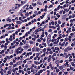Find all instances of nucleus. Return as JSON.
<instances>
[{"instance_id":"obj_1","label":"nucleus","mask_w":75,"mask_h":75,"mask_svg":"<svg viewBox=\"0 0 75 75\" xmlns=\"http://www.w3.org/2000/svg\"><path fill=\"white\" fill-rule=\"evenodd\" d=\"M50 39H51V34H49L47 36V44L49 43V42H48V40H50Z\"/></svg>"},{"instance_id":"obj_2","label":"nucleus","mask_w":75,"mask_h":75,"mask_svg":"<svg viewBox=\"0 0 75 75\" xmlns=\"http://www.w3.org/2000/svg\"><path fill=\"white\" fill-rule=\"evenodd\" d=\"M17 6H16L15 7H12V10L13 11H16L15 9H17Z\"/></svg>"},{"instance_id":"obj_3","label":"nucleus","mask_w":75,"mask_h":75,"mask_svg":"<svg viewBox=\"0 0 75 75\" xmlns=\"http://www.w3.org/2000/svg\"><path fill=\"white\" fill-rule=\"evenodd\" d=\"M15 53L17 54V55H18V54H19V51L17 50H16L15 51Z\"/></svg>"},{"instance_id":"obj_4","label":"nucleus","mask_w":75,"mask_h":75,"mask_svg":"<svg viewBox=\"0 0 75 75\" xmlns=\"http://www.w3.org/2000/svg\"><path fill=\"white\" fill-rule=\"evenodd\" d=\"M59 62H60L59 60H56L55 61V63L56 64H58L59 63Z\"/></svg>"},{"instance_id":"obj_5","label":"nucleus","mask_w":75,"mask_h":75,"mask_svg":"<svg viewBox=\"0 0 75 75\" xmlns=\"http://www.w3.org/2000/svg\"><path fill=\"white\" fill-rule=\"evenodd\" d=\"M69 47H68L67 48H66L64 50V51L65 52H68V51H69Z\"/></svg>"},{"instance_id":"obj_6","label":"nucleus","mask_w":75,"mask_h":75,"mask_svg":"<svg viewBox=\"0 0 75 75\" xmlns=\"http://www.w3.org/2000/svg\"><path fill=\"white\" fill-rule=\"evenodd\" d=\"M32 5L33 6V7H35L37 6V4L36 3H35V4H34L33 3H32Z\"/></svg>"},{"instance_id":"obj_7","label":"nucleus","mask_w":75,"mask_h":75,"mask_svg":"<svg viewBox=\"0 0 75 75\" xmlns=\"http://www.w3.org/2000/svg\"><path fill=\"white\" fill-rule=\"evenodd\" d=\"M22 63V61H20L18 62L17 64V65H21V63Z\"/></svg>"},{"instance_id":"obj_8","label":"nucleus","mask_w":75,"mask_h":75,"mask_svg":"<svg viewBox=\"0 0 75 75\" xmlns=\"http://www.w3.org/2000/svg\"><path fill=\"white\" fill-rule=\"evenodd\" d=\"M16 23H17V24H21L22 22H21L20 21H17L16 22Z\"/></svg>"},{"instance_id":"obj_9","label":"nucleus","mask_w":75,"mask_h":75,"mask_svg":"<svg viewBox=\"0 0 75 75\" xmlns=\"http://www.w3.org/2000/svg\"><path fill=\"white\" fill-rule=\"evenodd\" d=\"M42 45H44L45 47H47V44L45 42H42Z\"/></svg>"},{"instance_id":"obj_10","label":"nucleus","mask_w":75,"mask_h":75,"mask_svg":"<svg viewBox=\"0 0 75 75\" xmlns=\"http://www.w3.org/2000/svg\"><path fill=\"white\" fill-rule=\"evenodd\" d=\"M64 68V67H62V66H60L59 67V69H60L62 70Z\"/></svg>"},{"instance_id":"obj_11","label":"nucleus","mask_w":75,"mask_h":75,"mask_svg":"<svg viewBox=\"0 0 75 75\" xmlns=\"http://www.w3.org/2000/svg\"><path fill=\"white\" fill-rule=\"evenodd\" d=\"M22 42L24 43V44H25V43H26V40H25L24 41V40H22Z\"/></svg>"},{"instance_id":"obj_12","label":"nucleus","mask_w":75,"mask_h":75,"mask_svg":"<svg viewBox=\"0 0 75 75\" xmlns=\"http://www.w3.org/2000/svg\"><path fill=\"white\" fill-rule=\"evenodd\" d=\"M69 67L70 69V70H73V69H74V67H71V65L69 66Z\"/></svg>"},{"instance_id":"obj_13","label":"nucleus","mask_w":75,"mask_h":75,"mask_svg":"<svg viewBox=\"0 0 75 75\" xmlns=\"http://www.w3.org/2000/svg\"><path fill=\"white\" fill-rule=\"evenodd\" d=\"M32 6L31 5H30V7H29V8L30 9H33V7H31Z\"/></svg>"},{"instance_id":"obj_14","label":"nucleus","mask_w":75,"mask_h":75,"mask_svg":"<svg viewBox=\"0 0 75 75\" xmlns=\"http://www.w3.org/2000/svg\"><path fill=\"white\" fill-rule=\"evenodd\" d=\"M29 42L30 44H33V41L31 40Z\"/></svg>"},{"instance_id":"obj_15","label":"nucleus","mask_w":75,"mask_h":75,"mask_svg":"<svg viewBox=\"0 0 75 75\" xmlns=\"http://www.w3.org/2000/svg\"><path fill=\"white\" fill-rule=\"evenodd\" d=\"M61 38H62V36H60L59 37L57 38V39L58 40H59Z\"/></svg>"},{"instance_id":"obj_16","label":"nucleus","mask_w":75,"mask_h":75,"mask_svg":"<svg viewBox=\"0 0 75 75\" xmlns=\"http://www.w3.org/2000/svg\"><path fill=\"white\" fill-rule=\"evenodd\" d=\"M11 19L8 18L7 20V21H9V23H10V22H11Z\"/></svg>"},{"instance_id":"obj_17","label":"nucleus","mask_w":75,"mask_h":75,"mask_svg":"<svg viewBox=\"0 0 75 75\" xmlns=\"http://www.w3.org/2000/svg\"><path fill=\"white\" fill-rule=\"evenodd\" d=\"M51 61V59L49 58L48 59L47 61L48 62H50Z\"/></svg>"},{"instance_id":"obj_18","label":"nucleus","mask_w":75,"mask_h":75,"mask_svg":"<svg viewBox=\"0 0 75 75\" xmlns=\"http://www.w3.org/2000/svg\"><path fill=\"white\" fill-rule=\"evenodd\" d=\"M21 49V47H19L17 49V50H18V51H19V50H20Z\"/></svg>"},{"instance_id":"obj_19","label":"nucleus","mask_w":75,"mask_h":75,"mask_svg":"<svg viewBox=\"0 0 75 75\" xmlns=\"http://www.w3.org/2000/svg\"><path fill=\"white\" fill-rule=\"evenodd\" d=\"M60 70L59 69H56V72H57H57H59Z\"/></svg>"},{"instance_id":"obj_20","label":"nucleus","mask_w":75,"mask_h":75,"mask_svg":"<svg viewBox=\"0 0 75 75\" xmlns=\"http://www.w3.org/2000/svg\"><path fill=\"white\" fill-rule=\"evenodd\" d=\"M35 49L34 48H33L32 49V52H34L35 51Z\"/></svg>"},{"instance_id":"obj_21","label":"nucleus","mask_w":75,"mask_h":75,"mask_svg":"<svg viewBox=\"0 0 75 75\" xmlns=\"http://www.w3.org/2000/svg\"><path fill=\"white\" fill-rule=\"evenodd\" d=\"M9 64L11 65H13V63L12 62H11L9 63Z\"/></svg>"},{"instance_id":"obj_22","label":"nucleus","mask_w":75,"mask_h":75,"mask_svg":"<svg viewBox=\"0 0 75 75\" xmlns=\"http://www.w3.org/2000/svg\"><path fill=\"white\" fill-rule=\"evenodd\" d=\"M67 55V53H64L63 54V57H65V55Z\"/></svg>"},{"instance_id":"obj_23","label":"nucleus","mask_w":75,"mask_h":75,"mask_svg":"<svg viewBox=\"0 0 75 75\" xmlns=\"http://www.w3.org/2000/svg\"><path fill=\"white\" fill-rule=\"evenodd\" d=\"M6 57L8 59H10V57H8V56H6Z\"/></svg>"},{"instance_id":"obj_24","label":"nucleus","mask_w":75,"mask_h":75,"mask_svg":"<svg viewBox=\"0 0 75 75\" xmlns=\"http://www.w3.org/2000/svg\"><path fill=\"white\" fill-rule=\"evenodd\" d=\"M50 68L52 70L54 69V67H52V66H51Z\"/></svg>"},{"instance_id":"obj_25","label":"nucleus","mask_w":75,"mask_h":75,"mask_svg":"<svg viewBox=\"0 0 75 75\" xmlns=\"http://www.w3.org/2000/svg\"><path fill=\"white\" fill-rule=\"evenodd\" d=\"M53 7V5H50V6H49L48 8H51V7Z\"/></svg>"},{"instance_id":"obj_26","label":"nucleus","mask_w":75,"mask_h":75,"mask_svg":"<svg viewBox=\"0 0 75 75\" xmlns=\"http://www.w3.org/2000/svg\"><path fill=\"white\" fill-rule=\"evenodd\" d=\"M1 54H3V53H4V50H2L1 52Z\"/></svg>"},{"instance_id":"obj_27","label":"nucleus","mask_w":75,"mask_h":75,"mask_svg":"<svg viewBox=\"0 0 75 75\" xmlns=\"http://www.w3.org/2000/svg\"><path fill=\"white\" fill-rule=\"evenodd\" d=\"M41 13V11H39L38 13H37V15H38V14H40Z\"/></svg>"},{"instance_id":"obj_28","label":"nucleus","mask_w":75,"mask_h":75,"mask_svg":"<svg viewBox=\"0 0 75 75\" xmlns=\"http://www.w3.org/2000/svg\"><path fill=\"white\" fill-rule=\"evenodd\" d=\"M15 20L17 21L18 20V17H16L15 18Z\"/></svg>"},{"instance_id":"obj_29","label":"nucleus","mask_w":75,"mask_h":75,"mask_svg":"<svg viewBox=\"0 0 75 75\" xmlns=\"http://www.w3.org/2000/svg\"><path fill=\"white\" fill-rule=\"evenodd\" d=\"M28 46H24V48H25V49H27V48H28Z\"/></svg>"},{"instance_id":"obj_30","label":"nucleus","mask_w":75,"mask_h":75,"mask_svg":"<svg viewBox=\"0 0 75 75\" xmlns=\"http://www.w3.org/2000/svg\"><path fill=\"white\" fill-rule=\"evenodd\" d=\"M23 9H21L20 11V14H21L22 13H23Z\"/></svg>"},{"instance_id":"obj_31","label":"nucleus","mask_w":75,"mask_h":75,"mask_svg":"<svg viewBox=\"0 0 75 75\" xmlns=\"http://www.w3.org/2000/svg\"><path fill=\"white\" fill-rule=\"evenodd\" d=\"M7 73L8 74H11L10 71L9 70L8 71Z\"/></svg>"},{"instance_id":"obj_32","label":"nucleus","mask_w":75,"mask_h":75,"mask_svg":"<svg viewBox=\"0 0 75 75\" xmlns=\"http://www.w3.org/2000/svg\"><path fill=\"white\" fill-rule=\"evenodd\" d=\"M26 54V52H24L23 54H22V55H25Z\"/></svg>"},{"instance_id":"obj_33","label":"nucleus","mask_w":75,"mask_h":75,"mask_svg":"<svg viewBox=\"0 0 75 75\" xmlns=\"http://www.w3.org/2000/svg\"><path fill=\"white\" fill-rule=\"evenodd\" d=\"M45 51H46V49H45V48H44L43 50V52H45Z\"/></svg>"},{"instance_id":"obj_34","label":"nucleus","mask_w":75,"mask_h":75,"mask_svg":"<svg viewBox=\"0 0 75 75\" xmlns=\"http://www.w3.org/2000/svg\"><path fill=\"white\" fill-rule=\"evenodd\" d=\"M47 8H44V11H45V12H46L47 11Z\"/></svg>"},{"instance_id":"obj_35","label":"nucleus","mask_w":75,"mask_h":75,"mask_svg":"<svg viewBox=\"0 0 75 75\" xmlns=\"http://www.w3.org/2000/svg\"><path fill=\"white\" fill-rule=\"evenodd\" d=\"M58 24V22H57V21H56L54 22V25H57Z\"/></svg>"},{"instance_id":"obj_36","label":"nucleus","mask_w":75,"mask_h":75,"mask_svg":"<svg viewBox=\"0 0 75 75\" xmlns=\"http://www.w3.org/2000/svg\"><path fill=\"white\" fill-rule=\"evenodd\" d=\"M48 32H49V33H51V32H52V30L49 29L48 30Z\"/></svg>"},{"instance_id":"obj_37","label":"nucleus","mask_w":75,"mask_h":75,"mask_svg":"<svg viewBox=\"0 0 75 75\" xmlns=\"http://www.w3.org/2000/svg\"><path fill=\"white\" fill-rule=\"evenodd\" d=\"M17 66V64H14L13 65V67H16Z\"/></svg>"},{"instance_id":"obj_38","label":"nucleus","mask_w":75,"mask_h":75,"mask_svg":"<svg viewBox=\"0 0 75 75\" xmlns=\"http://www.w3.org/2000/svg\"><path fill=\"white\" fill-rule=\"evenodd\" d=\"M68 42H67L64 45L65 46H67V45H68Z\"/></svg>"},{"instance_id":"obj_39","label":"nucleus","mask_w":75,"mask_h":75,"mask_svg":"<svg viewBox=\"0 0 75 75\" xmlns=\"http://www.w3.org/2000/svg\"><path fill=\"white\" fill-rule=\"evenodd\" d=\"M58 23L59 24H61V21H60L59 20L58 21Z\"/></svg>"},{"instance_id":"obj_40","label":"nucleus","mask_w":75,"mask_h":75,"mask_svg":"<svg viewBox=\"0 0 75 75\" xmlns=\"http://www.w3.org/2000/svg\"><path fill=\"white\" fill-rule=\"evenodd\" d=\"M45 34L46 35V37H47V35H48V33H47V32H45Z\"/></svg>"},{"instance_id":"obj_41","label":"nucleus","mask_w":75,"mask_h":75,"mask_svg":"<svg viewBox=\"0 0 75 75\" xmlns=\"http://www.w3.org/2000/svg\"><path fill=\"white\" fill-rule=\"evenodd\" d=\"M74 9H75V8H74V7H72L71 8V10H74Z\"/></svg>"},{"instance_id":"obj_42","label":"nucleus","mask_w":75,"mask_h":75,"mask_svg":"<svg viewBox=\"0 0 75 75\" xmlns=\"http://www.w3.org/2000/svg\"><path fill=\"white\" fill-rule=\"evenodd\" d=\"M9 71H10V72H12L13 71V69H10L9 70Z\"/></svg>"},{"instance_id":"obj_43","label":"nucleus","mask_w":75,"mask_h":75,"mask_svg":"<svg viewBox=\"0 0 75 75\" xmlns=\"http://www.w3.org/2000/svg\"><path fill=\"white\" fill-rule=\"evenodd\" d=\"M26 54L28 57H29V56H30V54H29V53L28 52Z\"/></svg>"},{"instance_id":"obj_44","label":"nucleus","mask_w":75,"mask_h":75,"mask_svg":"<svg viewBox=\"0 0 75 75\" xmlns=\"http://www.w3.org/2000/svg\"><path fill=\"white\" fill-rule=\"evenodd\" d=\"M31 51V48L29 49L28 50V51Z\"/></svg>"},{"instance_id":"obj_45","label":"nucleus","mask_w":75,"mask_h":75,"mask_svg":"<svg viewBox=\"0 0 75 75\" xmlns=\"http://www.w3.org/2000/svg\"><path fill=\"white\" fill-rule=\"evenodd\" d=\"M4 45H2L1 46V47L3 48V47H4Z\"/></svg>"},{"instance_id":"obj_46","label":"nucleus","mask_w":75,"mask_h":75,"mask_svg":"<svg viewBox=\"0 0 75 75\" xmlns=\"http://www.w3.org/2000/svg\"><path fill=\"white\" fill-rule=\"evenodd\" d=\"M49 53L50 54H52L53 53V52L52 51H50Z\"/></svg>"},{"instance_id":"obj_47","label":"nucleus","mask_w":75,"mask_h":75,"mask_svg":"<svg viewBox=\"0 0 75 75\" xmlns=\"http://www.w3.org/2000/svg\"><path fill=\"white\" fill-rule=\"evenodd\" d=\"M33 56H31L30 57V59H33Z\"/></svg>"},{"instance_id":"obj_48","label":"nucleus","mask_w":75,"mask_h":75,"mask_svg":"<svg viewBox=\"0 0 75 75\" xmlns=\"http://www.w3.org/2000/svg\"><path fill=\"white\" fill-rule=\"evenodd\" d=\"M9 40L11 41H13V39H12V38H9Z\"/></svg>"},{"instance_id":"obj_49","label":"nucleus","mask_w":75,"mask_h":75,"mask_svg":"<svg viewBox=\"0 0 75 75\" xmlns=\"http://www.w3.org/2000/svg\"><path fill=\"white\" fill-rule=\"evenodd\" d=\"M25 14L27 16H28L29 15V14H28V13H26Z\"/></svg>"},{"instance_id":"obj_50","label":"nucleus","mask_w":75,"mask_h":75,"mask_svg":"<svg viewBox=\"0 0 75 75\" xmlns=\"http://www.w3.org/2000/svg\"><path fill=\"white\" fill-rule=\"evenodd\" d=\"M0 72L1 74H4V73L3 72V71H1Z\"/></svg>"},{"instance_id":"obj_51","label":"nucleus","mask_w":75,"mask_h":75,"mask_svg":"<svg viewBox=\"0 0 75 75\" xmlns=\"http://www.w3.org/2000/svg\"><path fill=\"white\" fill-rule=\"evenodd\" d=\"M71 64V65H72V66H74V62H72Z\"/></svg>"},{"instance_id":"obj_52","label":"nucleus","mask_w":75,"mask_h":75,"mask_svg":"<svg viewBox=\"0 0 75 75\" xmlns=\"http://www.w3.org/2000/svg\"><path fill=\"white\" fill-rule=\"evenodd\" d=\"M20 44L21 45H23V43L21 42H20Z\"/></svg>"},{"instance_id":"obj_53","label":"nucleus","mask_w":75,"mask_h":75,"mask_svg":"<svg viewBox=\"0 0 75 75\" xmlns=\"http://www.w3.org/2000/svg\"><path fill=\"white\" fill-rule=\"evenodd\" d=\"M69 19H71V18H72V16H69Z\"/></svg>"},{"instance_id":"obj_54","label":"nucleus","mask_w":75,"mask_h":75,"mask_svg":"<svg viewBox=\"0 0 75 75\" xmlns=\"http://www.w3.org/2000/svg\"><path fill=\"white\" fill-rule=\"evenodd\" d=\"M74 33H71L70 34V35H71V36H72V35H74Z\"/></svg>"},{"instance_id":"obj_55","label":"nucleus","mask_w":75,"mask_h":75,"mask_svg":"<svg viewBox=\"0 0 75 75\" xmlns=\"http://www.w3.org/2000/svg\"><path fill=\"white\" fill-rule=\"evenodd\" d=\"M70 21L71 23H73V20L72 19L70 20Z\"/></svg>"},{"instance_id":"obj_56","label":"nucleus","mask_w":75,"mask_h":75,"mask_svg":"<svg viewBox=\"0 0 75 75\" xmlns=\"http://www.w3.org/2000/svg\"><path fill=\"white\" fill-rule=\"evenodd\" d=\"M69 62H71V61H72V59H71L69 60Z\"/></svg>"},{"instance_id":"obj_57","label":"nucleus","mask_w":75,"mask_h":75,"mask_svg":"<svg viewBox=\"0 0 75 75\" xmlns=\"http://www.w3.org/2000/svg\"><path fill=\"white\" fill-rule=\"evenodd\" d=\"M34 66V64H32V66H31V67L32 68H33V67H34V66Z\"/></svg>"},{"instance_id":"obj_58","label":"nucleus","mask_w":75,"mask_h":75,"mask_svg":"<svg viewBox=\"0 0 75 75\" xmlns=\"http://www.w3.org/2000/svg\"><path fill=\"white\" fill-rule=\"evenodd\" d=\"M59 24H57V25L55 26L56 27H59Z\"/></svg>"},{"instance_id":"obj_59","label":"nucleus","mask_w":75,"mask_h":75,"mask_svg":"<svg viewBox=\"0 0 75 75\" xmlns=\"http://www.w3.org/2000/svg\"><path fill=\"white\" fill-rule=\"evenodd\" d=\"M36 50L37 51H38V50H39V48H38L37 47L36 49Z\"/></svg>"},{"instance_id":"obj_60","label":"nucleus","mask_w":75,"mask_h":75,"mask_svg":"<svg viewBox=\"0 0 75 75\" xmlns=\"http://www.w3.org/2000/svg\"><path fill=\"white\" fill-rule=\"evenodd\" d=\"M72 31H73V32H74V31H75V29H72Z\"/></svg>"},{"instance_id":"obj_61","label":"nucleus","mask_w":75,"mask_h":75,"mask_svg":"<svg viewBox=\"0 0 75 75\" xmlns=\"http://www.w3.org/2000/svg\"><path fill=\"white\" fill-rule=\"evenodd\" d=\"M21 33H24V30H21Z\"/></svg>"},{"instance_id":"obj_62","label":"nucleus","mask_w":75,"mask_h":75,"mask_svg":"<svg viewBox=\"0 0 75 75\" xmlns=\"http://www.w3.org/2000/svg\"><path fill=\"white\" fill-rule=\"evenodd\" d=\"M30 59L29 58H27V59H25V60H30Z\"/></svg>"},{"instance_id":"obj_63","label":"nucleus","mask_w":75,"mask_h":75,"mask_svg":"<svg viewBox=\"0 0 75 75\" xmlns=\"http://www.w3.org/2000/svg\"><path fill=\"white\" fill-rule=\"evenodd\" d=\"M64 74L65 75H67V74H68V72H64Z\"/></svg>"},{"instance_id":"obj_64","label":"nucleus","mask_w":75,"mask_h":75,"mask_svg":"<svg viewBox=\"0 0 75 75\" xmlns=\"http://www.w3.org/2000/svg\"><path fill=\"white\" fill-rule=\"evenodd\" d=\"M38 42H41V40H40V39H38Z\"/></svg>"}]
</instances>
